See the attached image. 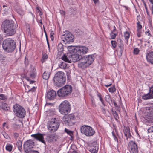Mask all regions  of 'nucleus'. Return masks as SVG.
Segmentation results:
<instances>
[{"mask_svg":"<svg viewBox=\"0 0 153 153\" xmlns=\"http://www.w3.org/2000/svg\"><path fill=\"white\" fill-rule=\"evenodd\" d=\"M1 27L4 29L7 36L14 35L16 32L14 22L12 20H6L4 21L2 23Z\"/></svg>","mask_w":153,"mask_h":153,"instance_id":"nucleus-1","label":"nucleus"},{"mask_svg":"<svg viewBox=\"0 0 153 153\" xmlns=\"http://www.w3.org/2000/svg\"><path fill=\"white\" fill-rule=\"evenodd\" d=\"M66 81L64 73L61 71H59L55 74L53 78V81L56 86L60 87L64 85Z\"/></svg>","mask_w":153,"mask_h":153,"instance_id":"nucleus-2","label":"nucleus"},{"mask_svg":"<svg viewBox=\"0 0 153 153\" xmlns=\"http://www.w3.org/2000/svg\"><path fill=\"white\" fill-rule=\"evenodd\" d=\"M16 44L13 40H7L4 41L2 44V47L4 50L7 52H11L15 49Z\"/></svg>","mask_w":153,"mask_h":153,"instance_id":"nucleus-3","label":"nucleus"},{"mask_svg":"<svg viewBox=\"0 0 153 153\" xmlns=\"http://www.w3.org/2000/svg\"><path fill=\"white\" fill-rule=\"evenodd\" d=\"M68 51L70 54L71 62H76L82 58V56L80 54L78 53V51H76L75 47L74 46H70Z\"/></svg>","mask_w":153,"mask_h":153,"instance_id":"nucleus-4","label":"nucleus"},{"mask_svg":"<svg viewBox=\"0 0 153 153\" xmlns=\"http://www.w3.org/2000/svg\"><path fill=\"white\" fill-rule=\"evenodd\" d=\"M60 123L56 118H54L48 122V128L52 133L56 131L59 128Z\"/></svg>","mask_w":153,"mask_h":153,"instance_id":"nucleus-5","label":"nucleus"},{"mask_svg":"<svg viewBox=\"0 0 153 153\" xmlns=\"http://www.w3.org/2000/svg\"><path fill=\"white\" fill-rule=\"evenodd\" d=\"M72 91L71 86L66 85L58 91L57 95L60 97H65L70 94Z\"/></svg>","mask_w":153,"mask_h":153,"instance_id":"nucleus-6","label":"nucleus"},{"mask_svg":"<svg viewBox=\"0 0 153 153\" xmlns=\"http://www.w3.org/2000/svg\"><path fill=\"white\" fill-rule=\"evenodd\" d=\"M59 110L62 114H67L71 110V105L69 102L67 100L63 101L59 106Z\"/></svg>","mask_w":153,"mask_h":153,"instance_id":"nucleus-7","label":"nucleus"},{"mask_svg":"<svg viewBox=\"0 0 153 153\" xmlns=\"http://www.w3.org/2000/svg\"><path fill=\"white\" fill-rule=\"evenodd\" d=\"M13 110L16 115L20 118H24L26 114L24 109L19 105H15L13 107Z\"/></svg>","mask_w":153,"mask_h":153,"instance_id":"nucleus-8","label":"nucleus"},{"mask_svg":"<svg viewBox=\"0 0 153 153\" xmlns=\"http://www.w3.org/2000/svg\"><path fill=\"white\" fill-rule=\"evenodd\" d=\"M81 133L88 137L93 136L95 133V131L91 127L87 125H83L80 128Z\"/></svg>","mask_w":153,"mask_h":153,"instance_id":"nucleus-9","label":"nucleus"},{"mask_svg":"<svg viewBox=\"0 0 153 153\" xmlns=\"http://www.w3.org/2000/svg\"><path fill=\"white\" fill-rule=\"evenodd\" d=\"M34 146V142L31 140H27L24 144V149L26 153H29Z\"/></svg>","mask_w":153,"mask_h":153,"instance_id":"nucleus-10","label":"nucleus"},{"mask_svg":"<svg viewBox=\"0 0 153 153\" xmlns=\"http://www.w3.org/2000/svg\"><path fill=\"white\" fill-rule=\"evenodd\" d=\"M75 116L73 114H71L64 116L63 118V121L64 123L67 126H70L74 124L73 121L74 120Z\"/></svg>","mask_w":153,"mask_h":153,"instance_id":"nucleus-11","label":"nucleus"},{"mask_svg":"<svg viewBox=\"0 0 153 153\" xmlns=\"http://www.w3.org/2000/svg\"><path fill=\"white\" fill-rule=\"evenodd\" d=\"M128 146L131 153H138V148L135 142L130 141Z\"/></svg>","mask_w":153,"mask_h":153,"instance_id":"nucleus-12","label":"nucleus"},{"mask_svg":"<svg viewBox=\"0 0 153 153\" xmlns=\"http://www.w3.org/2000/svg\"><path fill=\"white\" fill-rule=\"evenodd\" d=\"M82 58L87 65L89 66L93 62L94 60V56L93 55L85 56L82 57Z\"/></svg>","mask_w":153,"mask_h":153,"instance_id":"nucleus-13","label":"nucleus"},{"mask_svg":"<svg viewBox=\"0 0 153 153\" xmlns=\"http://www.w3.org/2000/svg\"><path fill=\"white\" fill-rule=\"evenodd\" d=\"M75 49L76 51H78V53L80 54L81 56L84 54H86L88 51V48L85 46H81L79 48L75 47Z\"/></svg>","mask_w":153,"mask_h":153,"instance_id":"nucleus-14","label":"nucleus"},{"mask_svg":"<svg viewBox=\"0 0 153 153\" xmlns=\"http://www.w3.org/2000/svg\"><path fill=\"white\" fill-rule=\"evenodd\" d=\"M146 110L147 111V116L149 119H153V104L150 105L149 107H146Z\"/></svg>","mask_w":153,"mask_h":153,"instance_id":"nucleus-15","label":"nucleus"},{"mask_svg":"<svg viewBox=\"0 0 153 153\" xmlns=\"http://www.w3.org/2000/svg\"><path fill=\"white\" fill-rule=\"evenodd\" d=\"M56 95L55 91L53 90H51L47 92L46 97L50 100H53L56 98Z\"/></svg>","mask_w":153,"mask_h":153,"instance_id":"nucleus-16","label":"nucleus"},{"mask_svg":"<svg viewBox=\"0 0 153 153\" xmlns=\"http://www.w3.org/2000/svg\"><path fill=\"white\" fill-rule=\"evenodd\" d=\"M31 136L34 138L36 140L42 142L45 144V142L44 138V134L39 133H38L35 134H32Z\"/></svg>","mask_w":153,"mask_h":153,"instance_id":"nucleus-17","label":"nucleus"},{"mask_svg":"<svg viewBox=\"0 0 153 153\" xmlns=\"http://www.w3.org/2000/svg\"><path fill=\"white\" fill-rule=\"evenodd\" d=\"M146 58L147 61L150 63L153 64V51H149L146 54Z\"/></svg>","mask_w":153,"mask_h":153,"instance_id":"nucleus-18","label":"nucleus"},{"mask_svg":"<svg viewBox=\"0 0 153 153\" xmlns=\"http://www.w3.org/2000/svg\"><path fill=\"white\" fill-rule=\"evenodd\" d=\"M89 149V151L91 153H96L98 150V148L97 146L96 142H94L91 144Z\"/></svg>","mask_w":153,"mask_h":153,"instance_id":"nucleus-19","label":"nucleus"},{"mask_svg":"<svg viewBox=\"0 0 153 153\" xmlns=\"http://www.w3.org/2000/svg\"><path fill=\"white\" fill-rule=\"evenodd\" d=\"M74 36L69 31L66 30L64 32L62 35V38H74Z\"/></svg>","mask_w":153,"mask_h":153,"instance_id":"nucleus-20","label":"nucleus"},{"mask_svg":"<svg viewBox=\"0 0 153 153\" xmlns=\"http://www.w3.org/2000/svg\"><path fill=\"white\" fill-rule=\"evenodd\" d=\"M61 59L66 62L71 63L70 54V53H68L67 55L64 54L61 57Z\"/></svg>","mask_w":153,"mask_h":153,"instance_id":"nucleus-21","label":"nucleus"},{"mask_svg":"<svg viewBox=\"0 0 153 153\" xmlns=\"http://www.w3.org/2000/svg\"><path fill=\"white\" fill-rule=\"evenodd\" d=\"M78 65L79 68H84L88 66V65H87V64H86V63L85 62L82 58L79 60Z\"/></svg>","mask_w":153,"mask_h":153,"instance_id":"nucleus-22","label":"nucleus"},{"mask_svg":"<svg viewBox=\"0 0 153 153\" xmlns=\"http://www.w3.org/2000/svg\"><path fill=\"white\" fill-rule=\"evenodd\" d=\"M137 35L138 37H140L141 36V29L142 26L140 25V22L138 21L137 23Z\"/></svg>","mask_w":153,"mask_h":153,"instance_id":"nucleus-23","label":"nucleus"},{"mask_svg":"<svg viewBox=\"0 0 153 153\" xmlns=\"http://www.w3.org/2000/svg\"><path fill=\"white\" fill-rule=\"evenodd\" d=\"M36 71L34 68H31V70L30 72V76L31 78L33 79L35 78L36 76Z\"/></svg>","mask_w":153,"mask_h":153,"instance_id":"nucleus-24","label":"nucleus"},{"mask_svg":"<svg viewBox=\"0 0 153 153\" xmlns=\"http://www.w3.org/2000/svg\"><path fill=\"white\" fill-rule=\"evenodd\" d=\"M50 73L48 71H45L43 73L42 78L43 79L47 80L48 79L50 76Z\"/></svg>","mask_w":153,"mask_h":153,"instance_id":"nucleus-25","label":"nucleus"},{"mask_svg":"<svg viewBox=\"0 0 153 153\" xmlns=\"http://www.w3.org/2000/svg\"><path fill=\"white\" fill-rule=\"evenodd\" d=\"M124 45L123 44H121L119 46V48L118 49V51H117V54L121 56L122 55L123 51L124 49Z\"/></svg>","mask_w":153,"mask_h":153,"instance_id":"nucleus-26","label":"nucleus"},{"mask_svg":"<svg viewBox=\"0 0 153 153\" xmlns=\"http://www.w3.org/2000/svg\"><path fill=\"white\" fill-rule=\"evenodd\" d=\"M123 132L125 136L126 137V139L128 140V134L130 132V128L128 127H126L124 128V130H123Z\"/></svg>","mask_w":153,"mask_h":153,"instance_id":"nucleus-27","label":"nucleus"},{"mask_svg":"<svg viewBox=\"0 0 153 153\" xmlns=\"http://www.w3.org/2000/svg\"><path fill=\"white\" fill-rule=\"evenodd\" d=\"M74 39H64L62 41L65 44H68L73 42Z\"/></svg>","mask_w":153,"mask_h":153,"instance_id":"nucleus-28","label":"nucleus"},{"mask_svg":"<svg viewBox=\"0 0 153 153\" xmlns=\"http://www.w3.org/2000/svg\"><path fill=\"white\" fill-rule=\"evenodd\" d=\"M142 99L145 100H148L153 98V97L148 93L147 94H145L142 96Z\"/></svg>","mask_w":153,"mask_h":153,"instance_id":"nucleus-29","label":"nucleus"},{"mask_svg":"<svg viewBox=\"0 0 153 153\" xmlns=\"http://www.w3.org/2000/svg\"><path fill=\"white\" fill-rule=\"evenodd\" d=\"M22 142L20 140H18L16 143V145L17 146L18 149L20 152L21 151L22 148Z\"/></svg>","mask_w":153,"mask_h":153,"instance_id":"nucleus-30","label":"nucleus"},{"mask_svg":"<svg viewBox=\"0 0 153 153\" xmlns=\"http://www.w3.org/2000/svg\"><path fill=\"white\" fill-rule=\"evenodd\" d=\"M59 67L62 69H65L67 67V64L63 62H60L59 64Z\"/></svg>","mask_w":153,"mask_h":153,"instance_id":"nucleus-31","label":"nucleus"},{"mask_svg":"<svg viewBox=\"0 0 153 153\" xmlns=\"http://www.w3.org/2000/svg\"><path fill=\"white\" fill-rule=\"evenodd\" d=\"M65 132L70 135L71 137L73 135V131L65 128Z\"/></svg>","mask_w":153,"mask_h":153,"instance_id":"nucleus-32","label":"nucleus"},{"mask_svg":"<svg viewBox=\"0 0 153 153\" xmlns=\"http://www.w3.org/2000/svg\"><path fill=\"white\" fill-rule=\"evenodd\" d=\"M58 50L59 52L61 53L63 50V46L62 44H59L58 46Z\"/></svg>","mask_w":153,"mask_h":153,"instance_id":"nucleus-33","label":"nucleus"},{"mask_svg":"<svg viewBox=\"0 0 153 153\" xmlns=\"http://www.w3.org/2000/svg\"><path fill=\"white\" fill-rule=\"evenodd\" d=\"M12 146L10 144H7L6 147V149L9 152L11 151L12 149Z\"/></svg>","mask_w":153,"mask_h":153,"instance_id":"nucleus-34","label":"nucleus"},{"mask_svg":"<svg viewBox=\"0 0 153 153\" xmlns=\"http://www.w3.org/2000/svg\"><path fill=\"white\" fill-rule=\"evenodd\" d=\"M76 147L74 145H73L71 146V150L72 151H71L72 153H77V151L75 149H76Z\"/></svg>","mask_w":153,"mask_h":153,"instance_id":"nucleus-35","label":"nucleus"},{"mask_svg":"<svg viewBox=\"0 0 153 153\" xmlns=\"http://www.w3.org/2000/svg\"><path fill=\"white\" fill-rule=\"evenodd\" d=\"M105 100L107 102L109 103H110V101L111 100L110 96L108 95H107L105 96Z\"/></svg>","mask_w":153,"mask_h":153,"instance_id":"nucleus-36","label":"nucleus"},{"mask_svg":"<svg viewBox=\"0 0 153 153\" xmlns=\"http://www.w3.org/2000/svg\"><path fill=\"white\" fill-rule=\"evenodd\" d=\"M114 113L112 114L114 118L115 119L117 120L119 119V117L118 116V114L116 112V111H114Z\"/></svg>","mask_w":153,"mask_h":153,"instance_id":"nucleus-37","label":"nucleus"},{"mask_svg":"<svg viewBox=\"0 0 153 153\" xmlns=\"http://www.w3.org/2000/svg\"><path fill=\"white\" fill-rule=\"evenodd\" d=\"M140 51L137 48L134 49L133 51V54L134 55H137L139 54Z\"/></svg>","mask_w":153,"mask_h":153,"instance_id":"nucleus-38","label":"nucleus"},{"mask_svg":"<svg viewBox=\"0 0 153 153\" xmlns=\"http://www.w3.org/2000/svg\"><path fill=\"white\" fill-rule=\"evenodd\" d=\"M109 91L111 93H114L115 91L116 88L114 86H113L111 87H110L109 88Z\"/></svg>","mask_w":153,"mask_h":153,"instance_id":"nucleus-39","label":"nucleus"},{"mask_svg":"<svg viewBox=\"0 0 153 153\" xmlns=\"http://www.w3.org/2000/svg\"><path fill=\"white\" fill-rule=\"evenodd\" d=\"M149 93L153 97V85L149 88Z\"/></svg>","mask_w":153,"mask_h":153,"instance_id":"nucleus-40","label":"nucleus"},{"mask_svg":"<svg viewBox=\"0 0 153 153\" xmlns=\"http://www.w3.org/2000/svg\"><path fill=\"white\" fill-rule=\"evenodd\" d=\"M21 125L19 124H17L16 123H15L13 125V127L16 130H18L20 128Z\"/></svg>","mask_w":153,"mask_h":153,"instance_id":"nucleus-41","label":"nucleus"},{"mask_svg":"<svg viewBox=\"0 0 153 153\" xmlns=\"http://www.w3.org/2000/svg\"><path fill=\"white\" fill-rule=\"evenodd\" d=\"M48 58V56L46 54H44L43 55L42 59H41V62L42 63H43L45 61V60L47 59Z\"/></svg>","mask_w":153,"mask_h":153,"instance_id":"nucleus-42","label":"nucleus"},{"mask_svg":"<svg viewBox=\"0 0 153 153\" xmlns=\"http://www.w3.org/2000/svg\"><path fill=\"white\" fill-rule=\"evenodd\" d=\"M124 36L125 38H129L130 36V34L128 31H126L124 33Z\"/></svg>","mask_w":153,"mask_h":153,"instance_id":"nucleus-43","label":"nucleus"},{"mask_svg":"<svg viewBox=\"0 0 153 153\" xmlns=\"http://www.w3.org/2000/svg\"><path fill=\"white\" fill-rule=\"evenodd\" d=\"M0 99L2 100H5L7 99V98L4 94H0Z\"/></svg>","mask_w":153,"mask_h":153,"instance_id":"nucleus-44","label":"nucleus"},{"mask_svg":"<svg viewBox=\"0 0 153 153\" xmlns=\"http://www.w3.org/2000/svg\"><path fill=\"white\" fill-rule=\"evenodd\" d=\"M111 43L112 46L114 48H115L116 47L117 42L115 41H111Z\"/></svg>","mask_w":153,"mask_h":153,"instance_id":"nucleus-45","label":"nucleus"},{"mask_svg":"<svg viewBox=\"0 0 153 153\" xmlns=\"http://www.w3.org/2000/svg\"><path fill=\"white\" fill-rule=\"evenodd\" d=\"M148 131L149 133L153 132V126H151L148 130Z\"/></svg>","mask_w":153,"mask_h":153,"instance_id":"nucleus-46","label":"nucleus"},{"mask_svg":"<svg viewBox=\"0 0 153 153\" xmlns=\"http://www.w3.org/2000/svg\"><path fill=\"white\" fill-rule=\"evenodd\" d=\"M116 35V34L114 33H111V38H115Z\"/></svg>","mask_w":153,"mask_h":153,"instance_id":"nucleus-47","label":"nucleus"},{"mask_svg":"<svg viewBox=\"0 0 153 153\" xmlns=\"http://www.w3.org/2000/svg\"><path fill=\"white\" fill-rule=\"evenodd\" d=\"M111 101L113 103L114 105L115 106V107L119 108V107L118 105H117L116 102H115V101L114 100H111Z\"/></svg>","mask_w":153,"mask_h":153,"instance_id":"nucleus-48","label":"nucleus"},{"mask_svg":"<svg viewBox=\"0 0 153 153\" xmlns=\"http://www.w3.org/2000/svg\"><path fill=\"white\" fill-rule=\"evenodd\" d=\"M99 99H100V100L101 101V103H102V104L104 106H105V104L104 103V100H103V99H102V97L100 98Z\"/></svg>","mask_w":153,"mask_h":153,"instance_id":"nucleus-49","label":"nucleus"},{"mask_svg":"<svg viewBox=\"0 0 153 153\" xmlns=\"http://www.w3.org/2000/svg\"><path fill=\"white\" fill-rule=\"evenodd\" d=\"M54 34V33L53 32V31H51L50 33V37L52 38H53L54 37L53 36Z\"/></svg>","mask_w":153,"mask_h":153,"instance_id":"nucleus-50","label":"nucleus"},{"mask_svg":"<svg viewBox=\"0 0 153 153\" xmlns=\"http://www.w3.org/2000/svg\"><path fill=\"white\" fill-rule=\"evenodd\" d=\"M19 136V134L17 133H15L14 134V136L15 138H17Z\"/></svg>","mask_w":153,"mask_h":153,"instance_id":"nucleus-51","label":"nucleus"},{"mask_svg":"<svg viewBox=\"0 0 153 153\" xmlns=\"http://www.w3.org/2000/svg\"><path fill=\"white\" fill-rule=\"evenodd\" d=\"M60 13L63 16H65V12L63 10H60Z\"/></svg>","mask_w":153,"mask_h":153,"instance_id":"nucleus-52","label":"nucleus"},{"mask_svg":"<svg viewBox=\"0 0 153 153\" xmlns=\"http://www.w3.org/2000/svg\"><path fill=\"white\" fill-rule=\"evenodd\" d=\"M17 12L20 15H22L23 14V11H22L21 10H19V11H17Z\"/></svg>","mask_w":153,"mask_h":153,"instance_id":"nucleus-53","label":"nucleus"},{"mask_svg":"<svg viewBox=\"0 0 153 153\" xmlns=\"http://www.w3.org/2000/svg\"><path fill=\"white\" fill-rule=\"evenodd\" d=\"M35 90V88L34 87H33L32 88L29 90L28 91L34 92Z\"/></svg>","mask_w":153,"mask_h":153,"instance_id":"nucleus-54","label":"nucleus"},{"mask_svg":"<svg viewBox=\"0 0 153 153\" xmlns=\"http://www.w3.org/2000/svg\"><path fill=\"white\" fill-rule=\"evenodd\" d=\"M4 105L5 106V107H2V108L3 109H4L5 110H8V107H7V105L6 104H4Z\"/></svg>","mask_w":153,"mask_h":153,"instance_id":"nucleus-55","label":"nucleus"},{"mask_svg":"<svg viewBox=\"0 0 153 153\" xmlns=\"http://www.w3.org/2000/svg\"><path fill=\"white\" fill-rule=\"evenodd\" d=\"M102 112L104 114H106V111L105 108H102Z\"/></svg>","mask_w":153,"mask_h":153,"instance_id":"nucleus-56","label":"nucleus"},{"mask_svg":"<svg viewBox=\"0 0 153 153\" xmlns=\"http://www.w3.org/2000/svg\"><path fill=\"white\" fill-rule=\"evenodd\" d=\"M114 140H115V141H117V142H118V139L117 136L116 135L113 136Z\"/></svg>","mask_w":153,"mask_h":153,"instance_id":"nucleus-57","label":"nucleus"},{"mask_svg":"<svg viewBox=\"0 0 153 153\" xmlns=\"http://www.w3.org/2000/svg\"><path fill=\"white\" fill-rule=\"evenodd\" d=\"M127 137L128 138L130 139H131V137H133L132 136L130 132L128 134Z\"/></svg>","mask_w":153,"mask_h":153,"instance_id":"nucleus-58","label":"nucleus"},{"mask_svg":"<svg viewBox=\"0 0 153 153\" xmlns=\"http://www.w3.org/2000/svg\"><path fill=\"white\" fill-rule=\"evenodd\" d=\"M29 153H39V152L37 151H32Z\"/></svg>","mask_w":153,"mask_h":153,"instance_id":"nucleus-59","label":"nucleus"},{"mask_svg":"<svg viewBox=\"0 0 153 153\" xmlns=\"http://www.w3.org/2000/svg\"><path fill=\"white\" fill-rule=\"evenodd\" d=\"M3 135H4V137L7 139H8V138L9 137V136H8V135L7 134L5 133H4V134H3Z\"/></svg>","mask_w":153,"mask_h":153,"instance_id":"nucleus-60","label":"nucleus"},{"mask_svg":"<svg viewBox=\"0 0 153 153\" xmlns=\"http://www.w3.org/2000/svg\"><path fill=\"white\" fill-rule=\"evenodd\" d=\"M144 6H145V8L146 9V13H147V14L148 15H149V13H148V9H147V6H146V4H145V5Z\"/></svg>","mask_w":153,"mask_h":153,"instance_id":"nucleus-61","label":"nucleus"},{"mask_svg":"<svg viewBox=\"0 0 153 153\" xmlns=\"http://www.w3.org/2000/svg\"><path fill=\"white\" fill-rule=\"evenodd\" d=\"M97 95V96L99 97V99H100V98H102L101 94L99 93H98Z\"/></svg>","mask_w":153,"mask_h":153,"instance_id":"nucleus-62","label":"nucleus"},{"mask_svg":"<svg viewBox=\"0 0 153 153\" xmlns=\"http://www.w3.org/2000/svg\"><path fill=\"white\" fill-rule=\"evenodd\" d=\"M112 85L111 83H110L108 85H105V86L106 87H108L109 86H111Z\"/></svg>","mask_w":153,"mask_h":153,"instance_id":"nucleus-63","label":"nucleus"},{"mask_svg":"<svg viewBox=\"0 0 153 153\" xmlns=\"http://www.w3.org/2000/svg\"><path fill=\"white\" fill-rule=\"evenodd\" d=\"M149 1L153 5V0H149Z\"/></svg>","mask_w":153,"mask_h":153,"instance_id":"nucleus-64","label":"nucleus"}]
</instances>
